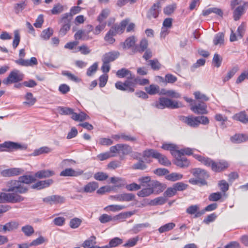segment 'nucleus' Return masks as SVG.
I'll list each match as a JSON object with an SVG mask.
<instances>
[{"label":"nucleus","instance_id":"18","mask_svg":"<svg viewBox=\"0 0 248 248\" xmlns=\"http://www.w3.org/2000/svg\"><path fill=\"white\" fill-rule=\"evenodd\" d=\"M160 7L161 5L159 2L155 3L148 12L147 17L150 19L156 18L160 11Z\"/></svg>","mask_w":248,"mask_h":248},{"label":"nucleus","instance_id":"8","mask_svg":"<svg viewBox=\"0 0 248 248\" xmlns=\"http://www.w3.org/2000/svg\"><path fill=\"white\" fill-rule=\"evenodd\" d=\"M26 55L24 48L21 49L19 52V59L15 61L18 65L22 66H32L38 64L37 60L35 57H31L30 60H25L23 58Z\"/></svg>","mask_w":248,"mask_h":248},{"label":"nucleus","instance_id":"42","mask_svg":"<svg viewBox=\"0 0 248 248\" xmlns=\"http://www.w3.org/2000/svg\"><path fill=\"white\" fill-rule=\"evenodd\" d=\"M77 172L72 169L68 168L62 171L60 174L61 176H76Z\"/></svg>","mask_w":248,"mask_h":248},{"label":"nucleus","instance_id":"36","mask_svg":"<svg viewBox=\"0 0 248 248\" xmlns=\"http://www.w3.org/2000/svg\"><path fill=\"white\" fill-rule=\"evenodd\" d=\"M224 41V34L222 32L216 34L213 39V43L215 45L221 46L223 44Z\"/></svg>","mask_w":248,"mask_h":248},{"label":"nucleus","instance_id":"51","mask_svg":"<svg viewBox=\"0 0 248 248\" xmlns=\"http://www.w3.org/2000/svg\"><path fill=\"white\" fill-rule=\"evenodd\" d=\"M21 230L24 233L25 235L27 236H30L34 233L33 227L29 225L22 227Z\"/></svg>","mask_w":248,"mask_h":248},{"label":"nucleus","instance_id":"17","mask_svg":"<svg viewBox=\"0 0 248 248\" xmlns=\"http://www.w3.org/2000/svg\"><path fill=\"white\" fill-rule=\"evenodd\" d=\"M191 110L196 114H206L208 113L207 106L205 103L201 102L191 107Z\"/></svg>","mask_w":248,"mask_h":248},{"label":"nucleus","instance_id":"59","mask_svg":"<svg viewBox=\"0 0 248 248\" xmlns=\"http://www.w3.org/2000/svg\"><path fill=\"white\" fill-rule=\"evenodd\" d=\"M222 197V195L219 192H216L211 193L208 197V199L210 201L216 202L219 200Z\"/></svg>","mask_w":248,"mask_h":248},{"label":"nucleus","instance_id":"58","mask_svg":"<svg viewBox=\"0 0 248 248\" xmlns=\"http://www.w3.org/2000/svg\"><path fill=\"white\" fill-rule=\"evenodd\" d=\"M109 14V10L108 9L103 10L97 18L98 21L99 22H105L104 20L108 16Z\"/></svg>","mask_w":248,"mask_h":248},{"label":"nucleus","instance_id":"13","mask_svg":"<svg viewBox=\"0 0 248 248\" xmlns=\"http://www.w3.org/2000/svg\"><path fill=\"white\" fill-rule=\"evenodd\" d=\"M139 161L138 163L135 164L132 166L134 169L144 170L146 168V164L150 163L151 160V156H141L139 158Z\"/></svg>","mask_w":248,"mask_h":248},{"label":"nucleus","instance_id":"22","mask_svg":"<svg viewBox=\"0 0 248 248\" xmlns=\"http://www.w3.org/2000/svg\"><path fill=\"white\" fill-rule=\"evenodd\" d=\"M173 162L176 165L181 168L188 167L190 163L186 156H175Z\"/></svg>","mask_w":248,"mask_h":248},{"label":"nucleus","instance_id":"1","mask_svg":"<svg viewBox=\"0 0 248 248\" xmlns=\"http://www.w3.org/2000/svg\"><path fill=\"white\" fill-rule=\"evenodd\" d=\"M36 181L34 176L25 175L20 176L18 180H11L6 184V192H13L14 193L23 194L26 193L28 188L23 184H29Z\"/></svg>","mask_w":248,"mask_h":248},{"label":"nucleus","instance_id":"62","mask_svg":"<svg viewBox=\"0 0 248 248\" xmlns=\"http://www.w3.org/2000/svg\"><path fill=\"white\" fill-rule=\"evenodd\" d=\"M78 51L83 55H88L91 52V49L86 45H83L78 46Z\"/></svg>","mask_w":248,"mask_h":248},{"label":"nucleus","instance_id":"16","mask_svg":"<svg viewBox=\"0 0 248 248\" xmlns=\"http://www.w3.org/2000/svg\"><path fill=\"white\" fill-rule=\"evenodd\" d=\"M43 201L49 204H58L63 203L65 199L61 196L55 195L43 198Z\"/></svg>","mask_w":248,"mask_h":248},{"label":"nucleus","instance_id":"56","mask_svg":"<svg viewBox=\"0 0 248 248\" xmlns=\"http://www.w3.org/2000/svg\"><path fill=\"white\" fill-rule=\"evenodd\" d=\"M222 60V59L221 56L218 54L215 53L213 59V63L218 68L221 65Z\"/></svg>","mask_w":248,"mask_h":248},{"label":"nucleus","instance_id":"21","mask_svg":"<svg viewBox=\"0 0 248 248\" xmlns=\"http://www.w3.org/2000/svg\"><path fill=\"white\" fill-rule=\"evenodd\" d=\"M54 175H55V172L53 170H42L35 172L34 177L35 178L42 179L51 177Z\"/></svg>","mask_w":248,"mask_h":248},{"label":"nucleus","instance_id":"44","mask_svg":"<svg viewBox=\"0 0 248 248\" xmlns=\"http://www.w3.org/2000/svg\"><path fill=\"white\" fill-rule=\"evenodd\" d=\"M175 226V224L174 223H169L160 227L158 229V231L160 233H163L172 230Z\"/></svg>","mask_w":248,"mask_h":248},{"label":"nucleus","instance_id":"33","mask_svg":"<svg viewBox=\"0 0 248 248\" xmlns=\"http://www.w3.org/2000/svg\"><path fill=\"white\" fill-rule=\"evenodd\" d=\"M135 196L132 193H124L120 194V201L119 202H129L134 200Z\"/></svg>","mask_w":248,"mask_h":248},{"label":"nucleus","instance_id":"15","mask_svg":"<svg viewBox=\"0 0 248 248\" xmlns=\"http://www.w3.org/2000/svg\"><path fill=\"white\" fill-rule=\"evenodd\" d=\"M57 111L62 115H72L71 118L75 121H78V114L74 112L71 108L60 106L57 108Z\"/></svg>","mask_w":248,"mask_h":248},{"label":"nucleus","instance_id":"20","mask_svg":"<svg viewBox=\"0 0 248 248\" xmlns=\"http://www.w3.org/2000/svg\"><path fill=\"white\" fill-rule=\"evenodd\" d=\"M129 19H126L120 23V25H115L110 30L113 31V33L115 35L119 33H122L124 31L126 26L129 23Z\"/></svg>","mask_w":248,"mask_h":248},{"label":"nucleus","instance_id":"55","mask_svg":"<svg viewBox=\"0 0 248 248\" xmlns=\"http://www.w3.org/2000/svg\"><path fill=\"white\" fill-rule=\"evenodd\" d=\"M176 191H182L187 188L188 185L183 182H178L174 184L173 185Z\"/></svg>","mask_w":248,"mask_h":248},{"label":"nucleus","instance_id":"52","mask_svg":"<svg viewBox=\"0 0 248 248\" xmlns=\"http://www.w3.org/2000/svg\"><path fill=\"white\" fill-rule=\"evenodd\" d=\"M53 31L52 29L48 28L47 29L44 30L41 33V37L45 40L48 39L52 35Z\"/></svg>","mask_w":248,"mask_h":248},{"label":"nucleus","instance_id":"47","mask_svg":"<svg viewBox=\"0 0 248 248\" xmlns=\"http://www.w3.org/2000/svg\"><path fill=\"white\" fill-rule=\"evenodd\" d=\"M27 6L26 0L16 3L14 5V11L16 14H19Z\"/></svg>","mask_w":248,"mask_h":248},{"label":"nucleus","instance_id":"53","mask_svg":"<svg viewBox=\"0 0 248 248\" xmlns=\"http://www.w3.org/2000/svg\"><path fill=\"white\" fill-rule=\"evenodd\" d=\"M64 6L60 3H58L54 5L51 10V13L53 15L58 14L64 10Z\"/></svg>","mask_w":248,"mask_h":248},{"label":"nucleus","instance_id":"5","mask_svg":"<svg viewBox=\"0 0 248 248\" xmlns=\"http://www.w3.org/2000/svg\"><path fill=\"white\" fill-rule=\"evenodd\" d=\"M161 148L165 150L170 151L171 154L172 152H175L178 155H191L194 152L193 149L188 148L179 149L177 145L170 142L163 143Z\"/></svg>","mask_w":248,"mask_h":248},{"label":"nucleus","instance_id":"31","mask_svg":"<svg viewBox=\"0 0 248 248\" xmlns=\"http://www.w3.org/2000/svg\"><path fill=\"white\" fill-rule=\"evenodd\" d=\"M136 41V38L133 36L127 38L124 42L122 43L123 49H128L133 46Z\"/></svg>","mask_w":248,"mask_h":248},{"label":"nucleus","instance_id":"48","mask_svg":"<svg viewBox=\"0 0 248 248\" xmlns=\"http://www.w3.org/2000/svg\"><path fill=\"white\" fill-rule=\"evenodd\" d=\"M14 38L13 41L12 46L14 49H16L18 46L20 41V35L18 30L14 31Z\"/></svg>","mask_w":248,"mask_h":248},{"label":"nucleus","instance_id":"41","mask_svg":"<svg viewBox=\"0 0 248 248\" xmlns=\"http://www.w3.org/2000/svg\"><path fill=\"white\" fill-rule=\"evenodd\" d=\"M52 149L48 147L44 146L34 151L33 155H39L41 154H49L51 152Z\"/></svg>","mask_w":248,"mask_h":248},{"label":"nucleus","instance_id":"28","mask_svg":"<svg viewBox=\"0 0 248 248\" xmlns=\"http://www.w3.org/2000/svg\"><path fill=\"white\" fill-rule=\"evenodd\" d=\"M87 31L78 30V39L86 40L90 38L89 33L93 29L92 26L88 25L87 26Z\"/></svg>","mask_w":248,"mask_h":248},{"label":"nucleus","instance_id":"46","mask_svg":"<svg viewBox=\"0 0 248 248\" xmlns=\"http://www.w3.org/2000/svg\"><path fill=\"white\" fill-rule=\"evenodd\" d=\"M167 199L165 197H159L151 201L149 204L151 205H162L166 202Z\"/></svg>","mask_w":248,"mask_h":248},{"label":"nucleus","instance_id":"57","mask_svg":"<svg viewBox=\"0 0 248 248\" xmlns=\"http://www.w3.org/2000/svg\"><path fill=\"white\" fill-rule=\"evenodd\" d=\"M95 237L92 236L90 239L86 240L83 244V247L84 248H90L93 247L94 244H95Z\"/></svg>","mask_w":248,"mask_h":248},{"label":"nucleus","instance_id":"40","mask_svg":"<svg viewBox=\"0 0 248 248\" xmlns=\"http://www.w3.org/2000/svg\"><path fill=\"white\" fill-rule=\"evenodd\" d=\"M154 157L156 159L159 163L164 166H169L170 165V161L169 160L166 156H151V158Z\"/></svg>","mask_w":248,"mask_h":248},{"label":"nucleus","instance_id":"50","mask_svg":"<svg viewBox=\"0 0 248 248\" xmlns=\"http://www.w3.org/2000/svg\"><path fill=\"white\" fill-rule=\"evenodd\" d=\"M161 93L172 98H178L180 97V94L173 90L166 91L165 90H162Z\"/></svg>","mask_w":248,"mask_h":248},{"label":"nucleus","instance_id":"26","mask_svg":"<svg viewBox=\"0 0 248 248\" xmlns=\"http://www.w3.org/2000/svg\"><path fill=\"white\" fill-rule=\"evenodd\" d=\"M248 3L244 2L243 6L237 7L233 11V18L235 21L239 20L241 16L244 14L245 6H248Z\"/></svg>","mask_w":248,"mask_h":248},{"label":"nucleus","instance_id":"39","mask_svg":"<svg viewBox=\"0 0 248 248\" xmlns=\"http://www.w3.org/2000/svg\"><path fill=\"white\" fill-rule=\"evenodd\" d=\"M233 118L243 123H248V117L247 116L245 112H241L236 114L233 116Z\"/></svg>","mask_w":248,"mask_h":248},{"label":"nucleus","instance_id":"27","mask_svg":"<svg viewBox=\"0 0 248 248\" xmlns=\"http://www.w3.org/2000/svg\"><path fill=\"white\" fill-rule=\"evenodd\" d=\"M248 140V135L245 134H235L231 138V140L234 143H240Z\"/></svg>","mask_w":248,"mask_h":248},{"label":"nucleus","instance_id":"60","mask_svg":"<svg viewBox=\"0 0 248 248\" xmlns=\"http://www.w3.org/2000/svg\"><path fill=\"white\" fill-rule=\"evenodd\" d=\"M195 97L197 100L206 101L209 100V98L204 94L200 92L197 91L194 93Z\"/></svg>","mask_w":248,"mask_h":248},{"label":"nucleus","instance_id":"7","mask_svg":"<svg viewBox=\"0 0 248 248\" xmlns=\"http://www.w3.org/2000/svg\"><path fill=\"white\" fill-rule=\"evenodd\" d=\"M10 192H0V203H17L24 200L19 194Z\"/></svg>","mask_w":248,"mask_h":248},{"label":"nucleus","instance_id":"29","mask_svg":"<svg viewBox=\"0 0 248 248\" xmlns=\"http://www.w3.org/2000/svg\"><path fill=\"white\" fill-rule=\"evenodd\" d=\"M18 223L16 222L11 221L6 223L5 225L2 226V231L3 232H11L16 229L18 228Z\"/></svg>","mask_w":248,"mask_h":248},{"label":"nucleus","instance_id":"38","mask_svg":"<svg viewBox=\"0 0 248 248\" xmlns=\"http://www.w3.org/2000/svg\"><path fill=\"white\" fill-rule=\"evenodd\" d=\"M123 243V240L119 237H115L110 240L108 245L104 246L107 248L116 247Z\"/></svg>","mask_w":248,"mask_h":248},{"label":"nucleus","instance_id":"6","mask_svg":"<svg viewBox=\"0 0 248 248\" xmlns=\"http://www.w3.org/2000/svg\"><path fill=\"white\" fill-rule=\"evenodd\" d=\"M28 146L25 144H21L12 141H5L0 144V151L14 152L25 150Z\"/></svg>","mask_w":248,"mask_h":248},{"label":"nucleus","instance_id":"63","mask_svg":"<svg viewBox=\"0 0 248 248\" xmlns=\"http://www.w3.org/2000/svg\"><path fill=\"white\" fill-rule=\"evenodd\" d=\"M152 68L155 70H159L161 67V64L157 60H152L149 61Z\"/></svg>","mask_w":248,"mask_h":248},{"label":"nucleus","instance_id":"64","mask_svg":"<svg viewBox=\"0 0 248 248\" xmlns=\"http://www.w3.org/2000/svg\"><path fill=\"white\" fill-rule=\"evenodd\" d=\"M108 177V175L103 172L96 173L94 175V179L98 181L105 180L107 179Z\"/></svg>","mask_w":248,"mask_h":248},{"label":"nucleus","instance_id":"23","mask_svg":"<svg viewBox=\"0 0 248 248\" xmlns=\"http://www.w3.org/2000/svg\"><path fill=\"white\" fill-rule=\"evenodd\" d=\"M119 55L120 53L118 51H111L106 53L103 56L102 61L106 63H109L116 59Z\"/></svg>","mask_w":248,"mask_h":248},{"label":"nucleus","instance_id":"3","mask_svg":"<svg viewBox=\"0 0 248 248\" xmlns=\"http://www.w3.org/2000/svg\"><path fill=\"white\" fill-rule=\"evenodd\" d=\"M78 13V6H74L70 9L69 13H67L62 15L60 23L62 25L60 29V34L63 36L70 29V22L73 18V16Z\"/></svg>","mask_w":248,"mask_h":248},{"label":"nucleus","instance_id":"45","mask_svg":"<svg viewBox=\"0 0 248 248\" xmlns=\"http://www.w3.org/2000/svg\"><path fill=\"white\" fill-rule=\"evenodd\" d=\"M239 69V67L237 66H234L230 70L228 71L226 77H225L223 79L224 82L228 81L231 79L237 72Z\"/></svg>","mask_w":248,"mask_h":248},{"label":"nucleus","instance_id":"24","mask_svg":"<svg viewBox=\"0 0 248 248\" xmlns=\"http://www.w3.org/2000/svg\"><path fill=\"white\" fill-rule=\"evenodd\" d=\"M199 207L198 205H194L188 207L186 212L187 214L190 215L195 214L194 217H198L204 213V211L200 212L199 211Z\"/></svg>","mask_w":248,"mask_h":248},{"label":"nucleus","instance_id":"34","mask_svg":"<svg viewBox=\"0 0 248 248\" xmlns=\"http://www.w3.org/2000/svg\"><path fill=\"white\" fill-rule=\"evenodd\" d=\"M121 215V214H120L118 216L114 217H112L110 216L104 214L100 216L99 218V220L102 223H106L110 221L118 219L119 217H120Z\"/></svg>","mask_w":248,"mask_h":248},{"label":"nucleus","instance_id":"12","mask_svg":"<svg viewBox=\"0 0 248 248\" xmlns=\"http://www.w3.org/2000/svg\"><path fill=\"white\" fill-rule=\"evenodd\" d=\"M181 120L191 127L196 128L200 124V122L198 120V117H194L192 115L182 116Z\"/></svg>","mask_w":248,"mask_h":248},{"label":"nucleus","instance_id":"11","mask_svg":"<svg viewBox=\"0 0 248 248\" xmlns=\"http://www.w3.org/2000/svg\"><path fill=\"white\" fill-rule=\"evenodd\" d=\"M156 186H161V184L158 182H153L151 184L148 185L147 187L142 189L139 191L137 195L140 197H147L154 192V188Z\"/></svg>","mask_w":248,"mask_h":248},{"label":"nucleus","instance_id":"37","mask_svg":"<svg viewBox=\"0 0 248 248\" xmlns=\"http://www.w3.org/2000/svg\"><path fill=\"white\" fill-rule=\"evenodd\" d=\"M98 187V185L97 183L92 182L85 186L83 190L85 192L91 193L95 190Z\"/></svg>","mask_w":248,"mask_h":248},{"label":"nucleus","instance_id":"43","mask_svg":"<svg viewBox=\"0 0 248 248\" xmlns=\"http://www.w3.org/2000/svg\"><path fill=\"white\" fill-rule=\"evenodd\" d=\"M183 178V175L176 172L171 173L166 176V178L169 181H176L181 180Z\"/></svg>","mask_w":248,"mask_h":248},{"label":"nucleus","instance_id":"9","mask_svg":"<svg viewBox=\"0 0 248 248\" xmlns=\"http://www.w3.org/2000/svg\"><path fill=\"white\" fill-rule=\"evenodd\" d=\"M24 75L18 70L12 71L8 77L3 80L2 82L5 85L17 83L23 80Z\"/></svg>","mask_w":248,"mask_h":248},{"label":"nucleus","instance_id":"54","mask_svg":"<svg viewBox=\"0 0 248 248\" xmlns=\"http://www.w3.org/2000/svg\"><path fill=\"white\" fill-rule=\"evenodd\" d=\"M121 150L120 151V154L126 155L130 154L132 152L131 147L127 145L121 144Z\"/></svg>","mask_w":248,"mask_h":248},{"label":"nucleus","instance_id":"49","mask_svg":"<svg viewBox=\"0 0 248 248\" xmlns=\"http://www.w3.org/2000/svg\"><path fill=\"white\" fill-rule=\"evenodd\" d=\"M116 35L113 33V31L109 30L105 36L104 39L108 43L112 44L115 41V39L113 38Z\"/></svg>","mask_w":248,"mask_h":248},{"label":"nucleus","instance_id":"35","mask_svg":"<svg viewBox=\"0 0 248 248\" xmlns=\"http://www.w3.org/2000/svg\"><path fill=\"white\" fill-rule=\"evenodd\" d=\"M25 98L26 101L23 102V104L29 107L33 105L36 101V98L33 96V94L31 93H28L26 94Z\"/></svg>","mask_w":248,"mask_h":248},{"label":"nucleus","instance_id":"25","mask_svg":"<svg viewBox=\"0 0 248 248\" xmlns=\"http://www.w3.org/2000/svg\"><path fill=\"white\" fill-rule=\"evenodd\" d=\"M116 75L119 78H124L126 77L128 79H133L134 75L132 74L131 72L125 68H122L117 71Z\"/></svg>","mask_w":248,"mask_h":248},{"label":"nucleus","instance_id":"30","mask_svg":"<svg viewBox=\"0 0 248 248\" xmlns=\"http://www.w3.org/2000/svg\"><path fill=\"white\" fill-rule=\"evenodd\" d=\"M126 207L123 205L112 204L108 205L104 208V210L107 212H118L125 209Z\"/></svg>","mask_w":248,"mask_h":248},{"label":"nucleus","instance_id":"2","mask_svg":"<svg viewBox=\"0 0 248 248\" xmlns=\"http://www.w3.org/2000/svg\"><path fill=\"white\" fill-rule=\"evenodd\" d=\"M196 159L204 165L210 167L215 172H220L229 167L228 163L225 160L215 162L207 156H195Z\"/></svg>","mask_w":248,"mask_h":248},{"label":"nucleus","instance_id":"61","mask_svg":"<svg viewBox=\"0 0 248 248\" xmlns=\"http://www.w3.org/2000/svg\"><path fill=\"white\" fill-rule=\"evenodd\" d=\"M130 80L131 79H127V80L124 82V85L125 86V87L128 89L126 91L129 92H133L134 91V83Z\"/></svg>","mask_w":248,"mask_h":248},{"label":"nucleus","instance_id":"14","mask_svg":"<svg viewBox=\"0 0 248 248\" xmlns=\"http://www.w3.org/2000/svg\"><path fill=\"white\" fill-rule=\"evenodd\" d=\"M24 170L20 168H12L3 170L0 174L3 177H13L23 173Z\"/></svg>","mask_w":248,"mask_h":248},{"label":"nucleus","instance_id":"10","mask_svg":"<svg viewBox=\"0 0 248 248\" xmlns=\"http://www.w3.org/2000/svg\"><path fill=\"white\" fill-rule=\"evenodd\" d=\"M192 173L193 175L196 178V183L199 182L202 185L207 184L206 179L209 177V175L206 171L200 168H197L194 169Z\"/></svg>","mask_w":248,"mask_h":248},{"label":"nucleus","instance_id":"19","mask_svg":"<svg viewBox=\"0 0 248 248\" xmlns=\"http://www.w3.org/2000/svg\"><path fill=\"white\" fill-rule=\"evenodd\" d=\"M53 183L52 179H47L45 180H41L33 184L31 187L32 189H36L37 190H41L46 187L49 186Z\"/></svg>","mask_w":248,"mask_h":248},{"label":"nucleus","instance_id":"32","mask_svg":"<svg viewBox=\"0 0 248 248\" xmlns=\"http://www.w3.org/2000/svg\"><path fill=\"white\" fill-rule=\"evenodd\" d=\"M145 90L150 95H155L159 93V87L158 85L151 84L145 87Z\"/></svg>","mask_w":248,"mask_h":248},{"label":"nucleus","instance_id":"4","mask_svg":"<svg viewBox=\"0 0 248 248\" xmlns=\"http://www.w3.org/2000/svg\"><path fill=\"white\" fill-rule=\"evenodd\" d=\"M152 106L158 109H164L166 108L174 109L181 108L182 104L178 101H173L166 97H160L158 101L155 102Z\"/></svg>","mask_w":248,"mask_h":248}]
</instances>
